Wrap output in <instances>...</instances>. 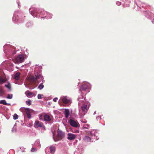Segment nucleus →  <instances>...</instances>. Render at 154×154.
Returning a JSON list of instances; mask_svg holds the SVG:
<instances>
[{"label": "nucleus", "mask_w": 154, "mask_h": 154, "mask_svg": "<svg viewBox=\"0 0 154 154\" xmlns=\"http://www.w3.org/2000/svg\"><path fill=\"white\" fill-rule=\"evenodd\" d=\"M30 14L34 17H41V19L46 18V19H51L52 15L42 9H39L34 6H32L29 10Z\"/></svg>", "instance_id": "nucleus-1"}, {"label": "nucleus", "mask_w": 154, "mask_h": 154, "mask_svg": "<svg viewBox=\"0 0 154 154\" xmlns=\"http://www.w3.org/2000/svg\"><path fill=\"white\" fill-rule=\"evenodd\" d=\"M85 98V96L82 94L79 96L77 99L79 101L78 106L79 108H81V112L83 116L88 112L90 105V103L86 100Z\"/></svg>", "instance_id": "nucleus-2"}, {"label": "nucleus", "mask_w": 154, "mask_h": 154, "mask_svg": "<svg viewBox=\"0 0 154 154\" xmlns=\"http://www.w3.org/2000/svg\"><path fill=\"white\" fill-rule=\"evenodd\" d=\"M3 51L7 57L12 58L16 53L15 48L10 44H6L3 47Z\"/></svg>", "instance_id": "nucleus-3"}, {"label": "nucleus", "mask_w": 154, "mask_h": 154, "mask_svg": "<svg viewBox=\"0 0 154 154\" xmlns=\"http://www.w3.org/2000/svg\"><path fill=\"white\" fill-rule=\"evenodd\" d=\"M35 77L32 75H29L27 76V79L31 83H35L37 80L42 78L41 72L40 71L35 72Z\"/></svg>", "instance_id": "nucleus-4"}, {"label": "nucleus", "mask_w": 154, "mask_h": 154, "mask_svg": "<svg viewBox=\"0 0 154 154\" xmlns=\"http://www.w3.org/2000/svg\"><path fill=\"white\" fill-rule=\"evenodd\" d=\"M26 58V55L21 53L15 56L14 59H12L15 63H20L23 62Z\"/></svg>", "instance_id": "nucleus-5"}, {"label": "nucleus", "mask_w": 154, "mask_h": 154, "mask_svg": "<svg viewBox=\"0 0 154 154\" xmlns=\"http://www.w3.org/2000/svg\"><path fill=\"white\" fill-rule=\"evenodd\" d=\"M86 131L88 135H90L91 137L94 136V138L96 140L99 139L98 134L96 130L91 129L89 131Z\"/></svg>", "instance_id": "nucleus-6"}, {"label": "nucleus", "mask_w": 154, "mask_h": 154, "mask_svg": "<svg viewBox=\"0 0 154 154\" xmlns=\"http://www.w3.org/2000/svg\"><path fill=\"white\" fill-rule=\"evenodd\" d=\"M144 14L145 16L148 19H151V20L153 19V20H152V22L154 24V13L150 12L148 11H146L144 13Z\"/></svg>", "instance_id": "nucleus-7"}, {"label": "nucleus", "mask_w": 154, "mask_h": 154, "mask_svg": "<svg viewBox=\"0 0 154 154\" xmlns=\"http://www.w3.org/2000/svg\"><path fill=\"white\" fill-rule=\"evenodd\" d=\"M16 13H14L13 15L12 20L15 23H20L23 22L24 19H21L20 18H19L18 16L17 15Z\"/></svg>", "instance_id": "nucleus-8"}, {"label": "nucleus", "mask_w": 154, "mask_h": 154, "mask_svg": "<svg viewBox=\"0 0 154 154\" xmlns=\"http://www.w3.org/2000/svg\"><path fill=\"white\" fill-rule=\"evenodd\" d=\"M91 87V85L88 83H87L85 84H84L81 87L79 90L81 91H86L87 90L88 91V92L89 91V89Z\"/></svg>", "instance_id": "nucleus-9"}, {"label": "nucleus", "mask_w": 154, "mask_h": 154, "mask_svg": "<svg viewBox=\"0 0 154 154\" xmlns=\"http://www.w3.org/2000/svg\"><path fill=\"white\" fill-rule=\"evenodd\" d=\"M69 123L71 126L75 128L77 127L79 125L78 122L72 119L69 120Z\"/></svg>", "instance_id": "nucleus-10"}, {"label": "nucleus", "mask_w": 154, "mask_h": 154, "mask_svg": "<svg viewBox=\"0 0 154 154\" xmlns=\"http://www.w3.org/2000/svg\"><path fill=\"white\" fill-rule=\"evenodd\" d=\"M123 6L124 8L129 6V4L130 2V0H121Z\"/></svg>", "instance_id": "nucleus-11"}, {"label": "nucleus", "mask_w": 154, "mask_h": 154, "mask_svg": "<svg viewBox=\"0 0 154 154\" xmlns=\"http://www.w3.org/2000/svg\"><path fill=\"white\" fill-rule=\"evenodd\" d=\"M57 133L58 136L59 137L62 138L64 137L65 133L61 130L58 129Z\"/></svg>", "instance_id": "nucleus-12"}, {"label": "nucleus", "mask_w": 154, "mask_h": 154, "mask_svg": "<svg viewBox=\"0 0 154 154\" xmlns=\"http://www.w3.org/2000/svg\"><path fill=\"white\" fill-rule=\"evenodd\" d=\"M67 138L69 140H72L74 139L75 138V136L72 134L68 133V134Z\"/></svg>", "instance_id": "nucleus-13"}, {"label": "nucleus", "mask_w": 154, "mask_h": 154, "mask_svg": "<svg viewBox=\"0 0 154 154\" xmlns=\"http://www.w3.org/2000/svg\"><path fill=\"white\" fill-rule=\"evenodd\" d=\"M61 99H62V101L64 103L66 104L69 103L70 101V100L68 99V97L67 96L63 97L62 98H61Z\"/></svg>", "instance_id": "nucleus-14"}, {"label": "nucleus", "mask_w": 154, "mask_h": 154, "mask_svg": "<svg viewBox=\"0 0 154 154\" xmlns=\"http://www.w3.org/2000/svg\"><path fill=\"white\" fill-rule=\"evenodd\" d=\"M43 124L39 122L38 121H36L35 123V128H38V127H42Z\"/></svg>", "instance_id": "nucleus-15"}, {"label": "nucleus", "mask_w": 154, "mask_h": 154, "mask_svg": "<svg viewBox=\"0 0 154 154\" xmlns=\"http://www.w3.org/2000/svg\"><path fill=\"white\" fill-rule=\"evenodd\" d=\"M44 119L46 122H49L51 121V119L50 116L48 115L45 114L44 116Z\"/></svg>", "instance_id": "nucleus-16"}, {"label": "nucleus", "mask_w": 154, "mask_h": 154, "mask_svg": "<svg viewBox=\"0 0 154 154\" xmlns=\"http://www.w3.org/2000/svg\"><path fill=\"white\" fill-rule=\"evenodd\" d=\"M65 117L66 118H67L70 115V112L69 109H65V111L64 113Z\"/></svg>", "instance_id": "nucleus-17"}, {"label": "nucleus", "mask_w": 154, "mask_h": 154, "mask_svg": "<svg viewBox=\"0 0 154 154\" xmlns=\"http://www.w3.org/2000/svg\"><path fill=\"white\" fill-rule=\"evenodd\" d=\"M49 149L50 153L54 154L56 150L55 147L53 146H50L49 147Z\"/></svg>", "instance_id": "nucleus-18"}, {"label": "nucleus", "mask_w": 154, "mask_h": 154, "mask_svg": "<svg viewBox=\"0 0 154 154\" xmlns=\"http://www.w3.org/2000/svg\"><path fill=\"white\" fill-rule=\"evenodd\" d=\"M26 111L27 114V117L28 118L30 119L31 118V115L30 113L29 109V108H26Z\"/></svg>", "instance_id": "nucleus-19"}, {"label": "nucleus", "mask_w": 154, "mask_h": 154, "mask_svg": "<svg viewBox=\"0 0 154 154\" xmlns=\"http://www.w3.org/2000/svg\"><path fill=\"white\" fill-rule=\"evenodd\" d=\"M20 73L19 72H17L14 75V79L16 80H19L20 78Z\"/></svg>", "instance_id": "nucleus-20"}, {"label": "nucleus", "mask_w": 154, "mask_h": 154, "mask_svg": "<svg viewBox=\"0 0 154 154\" xmlns=\"http://www.w3.org/2000/svg\"><path fill=\"white\" fill-rule=\"evenodd\" d=\"M83 140L85 141L86 142H89L91 141V137L87 135L85 136L84 137Z\"/></svg>", "instance_id": "nucleus-21"}, {"label": "nucleus", "mask_w": 154, "mask_h": 154, "mask_svg": "<svg viewBox=\"0 0 154 154\" xmlns=\"http://www.w3.org/2000/svg\"><path fill=\"white\" fill-rule=\"evenodd\" d=\"M25 94L28 97H31V95L34 94L33 93L29 92V91H26L25 93Z\"/></svg>", "instance_id": "nucleus-22"}, {"label": "nucleus", "mask_w": 154, "mask_h": 154, "mask_svg": "<svg viewBox=\"0 0 154 154\" xmlns=\"http://www.w3.org/2000/svg\"><path fill=\"white\" fill-rule=\"evenodd\" d=\"M34 145L35 146L39 147L40 146L39 140H36L35 143Z\"/></svg>", "instance_id": "nucleus-23"}, {"label": "nucleus", "mask_w": 154, "mask_h": 154, "mask_svg": "<svg viewBox=\"0 0 154 154\" xmlns=\"http://www.w3.org/2000/svg\"><path fill=\"white\" fill-rule=\"evenodd\" d=\"M5 86L7 88L9 91H10L11 90V86L10 84L8 82L7 84L5 85Z\"/></svg>", "instance_id": "nucleus-24"}, {"label": "nucleus", "mask_w": 154, "mask_h": 154, "mask_svg": "<svg viewBox=\"0 0 154 154\" xmlns=\"http://www.w3.org/2000/svg\"><path fill=\"white\" fill-rule=\"evenodd\" d=\"M32 23L31 22H28L26 23V26L27 27H30L32 26Z\"/></svg>", "instance_id": "nucleus-25"}, {"label": "nucleus", "mask_w": 154, "mask_h": 154, "mask_svg": "<svg viewBox=\"0 0 154 154\" xmlns=\"http://www.w3.org/2000/svg\"><path fill=\"white\" fill-rule=\"evenodd\" d=\"M0 104H3L4 105H10V103H7L5 100H0Z\"/></svg>", "instance_id": "nucleus-26"}, {"label": "nucleus", "mask_w": 154, "mask_h": 154, "mask_svg": "<svg viewBox=\"0 0 154 154\" xmlns=\"http://www.w3.org/2000/svg\"><path fill=\"white\" fill-rule=\"evenodd\" d=\"M6 81V80L4 79L2 77H0V84H2L5 83Z\"/></svg>", "instance_id": "nucleus-27"}, {"label": "nucleus", "mask_w": 154, "mask_h": 154, "mask_svg": "<svg viewBox=\"0 0 154 154\" xmlns=\"http://www.w3.org/2000/svg\"><path fill=\"white\" fill-rule=\"evenodd\" d=\"M44 87V85H43V83H41L38 86V88L40 90H42Z\"/></svg>", "instance_id": "nucleus-28"}, {"label": "nucleus", "mask_w": 154, "mask_h": 154, "mask_svg": "<svg viewBox=\"0 0 154 154\" xmlns=\"http://www.w3.org/2000/svg\"><path fill=\"white\" fill-rule=\"evenodd\" d=\"M26 104L28 106L30 105L31 104V102L30 100H27L26 101Z\"/></svg>", "instance_id": "nucleus-29"}, {"label": "nucleus", "mask_w": 154, "mask_h": 154, "mask_svg": "<svg viewBox=\"0 0 154 154\" xmlns=\"http://www.w3.org/2000/svg\"><path fill=\"white\" fill-rule=\"evenodd\" d=\"M13 97V95L11 94H8L7 97V98L8 99H11Z\"/></svg>", "instance_id": "nucleus-30"}, {"label": "nucleus", "mask_w": 154, "mask_h": 154, "mask_svg": "<svg viewBox=\"0 0 154 154\" xmlns=\"http://www.w3.org/2000/svg\"><path fill=\"white\" fill-rule=\"evenodd\" d=\"M18 116L16 114H14L13 115V119L16 120L18 119Z\"/></svg>", "instance_id": "nucleus-31"}, {"label": "nucleus", "mask_w": 154, "mask_h": 154, "mask_svg": "<svg viewBox=\"0 0 154 154\" xmlns=\"http://www.w3.org/2000/svg\"><path fill=\"white\" fill-rule=\"evenodd\" d=\"M16 125L15 124L14 125L13 128L12 130V132H15L16 131Z\"/></svg>", "instance_id": "nucleus-32"}, {"label": "nucleus", "mask_w": 154, "mask_h": 154, "mask_svg": "<svg viewBox=\"0 0 154 154\" xmlns=\"http://www.w3.org/2000/svg\"><path fill=\"white\" fill-rule=\"evenodd\" d=\"M4 92L2 89L0 87V95H2L4 94Z\"/></svg>", "instance_id": "nucleus-33"}, {"label": "nucleus", "mask_w": 154, "mask_h": 154, "mask_svg": "<svg viewBox=\"0 0 154 154\" xmlns=\"http://www.w3.org/2000/svg\"><path fill=\"white\" fill-rule=\"evenodd\" d=\"M43 95H42V94H38V96H37V97H38V99H41L42 97V96H43Z\"/></svg>", "instance_id": "nucleus-34"}, {"label": "nucleus", "mask_w": 154, "mask_h": 154, "mask_svg": "<svg viewBox=\"0 0 154 154\" xmlns=\"http://www.w3.org/2000/svg\"><path fill=\"white\" fill-rule=\"evenodd\" d=\"M37 151V149L36 148H32L31 149L32 152H35Z\"/></svg>", "instance_id": "nucleus-35"}, {"label": "nucleus", "mask_w": 154, "mask_h": 154, "mask_svg": "<svg viewBox=\"0 0 154 154\" xmlns=\"http://www.w3.org/2000/svg\"><path fill=\"white\" fill-rule=\"evenodd\" d=\"M96 119L97 120H101V116H98L97 117Z\"/></svg>", "instance_id": "nucleus-36"}, {"label": "nucleus", "mask_w": 154, "mask_h": 154, "mask_svg": "<svg viewBox=\"0 0 154 154\" xmlns=\"http://www.w3.org/2000/svg\"><path fill=\"white\" fill-rule=\"evenodd\" d=\"M116 4L117 5L120 6L121 4V2L119 1H117L116 2Z\"/></svg>", "instance_id": "nucleus-37"}, {"label": "nucleus", "mask_w": 154, "mask_h": 154, "mask_svg": "<svg viewBox=\"0 0 154 154\" xmlns=\"http://www.w3.org/2000/svg\"><path fill=\"white\" fill-rule=\"evenodd\" d=\"M58 100V98L57 97H55L53 99V101L54 102H56Z\"/></svg>", "instance_id": "nucleus-38"}, {"label": "nucleus", "mask_w": 154, "mask_h": 154, "mask_svg": "<svg viewBox=\"0 0 154 154\" xmlns=\"http://www.w3.org/2000/svg\"><path fill=\"white\" fill-rule=\"evenodd\" d=\"M89 127V125H88V124H85V127H84V128H88V127Z\"/></svg>", "instance_id": "nucleus-39"}, {"label": "nucleus", "mask_w": 154, "mask_h": 154, "mask_svg": "<svg viewBox=\"0 0 154 154\" xmlns=\"http://www.w3.org/2000/svg\"><path fill=\"white\" fill-rule=\"evenodd\" d=\"M81 122L82 123H86L87 122V121H86V120H82L81 121Z\"/></svg>", "instance_id": "nucleus-40"}, {"label": "nucleus", "mask_w": 154, "mask_h": 154, "mask_svg": "<svg viewBox=\"0 0 154 154\" xmlns=\"http://www.w3.org/2000/svg\"><path fill=\"white\" fill-rule=\"evenodd\" d=\"M96 111H95L94 112V115H95L96 114Z\"/></svg>", "instance_id": "nucleus-41"}, {"label": "nucleus", "mask_w": 154, "mask_h": 154, "mask_svg": "<svg viewBox=\"0 0 154 154\" xmlns=\"http://www.w3.org/2000/svg\"><path fill=\"white\" fill-rule=\"evenodd\" d=\"M42 82H45V81L43 80V79H42Z\"/></svg>", "instance_id": "nucleus-42"}, {"label": "nucleus", "mask_w": 154, "mask_h": 154, "mask_svg": "<svg viewBox=\"0 0 154 154\" xmlns=\"http://www.w3.org/2000/svg\"><path fill=\"white\" fill-rule=\"evenodd\" d=\"M24 85H25V87H26V88H27V86L25 84H24Z\"/></svg>", "instance_id": "nucleus-43"}, {"label": "nucleus", "mask_w": 154, "mask_h": 154, "mask_svg": "<svg viewBox=\"0 0 154 154\" xmlns=\"http://www.w3.org/2000/svg\"><path fill=\"white\" fill-rule=\"evenodd\" d=\"M17 4H18V6H19V3H18V2H17Z\"/></svg>", "instance_id": "nucleus-44"}, {"label": "nucleus", "mask_w": 154, "mask_h": 154, "mask_svg": "<svg viewBox=\"0 0 154 154\" xmlns=\"http://www.w3.org/2000/svg\"><path fill=\"white\" fill-rule=\"evenodd\" d=\"M53 138L54 139V141H55V139H54V138L53 137Z\"/></svg>", "instance_id": "nucleus-45"}, {"label": "nucleus", "mask_w": 154, "mask_h": 154, "mask_svg": "<svg viewBox=\"0 0 154 154\" xmlns=\"http://www.w3.org/2000/svg\"><path fill=\"white\" fill-rule=\"evenodd\" d=\"M12 66H13L12 65Z\"/></svg>", "instance_id": "nucleus-46"}]
</instances>
